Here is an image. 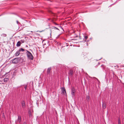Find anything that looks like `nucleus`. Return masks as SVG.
<instances>
[{
	"label": "nucleus",
	"mask_w": 124,
	"mask_h": 124,
	"mask_svg": "<svg viewBox=\"0 0 124 124\" xmlns=\"http://www.w3.org/2000/svg\"><path fill=\"white\" fill-rule=\"evenodd\" d=\"M28 58L30 60H32L33 59V57L32 54L29 51H27L26 52Z\"/></svg>",
	"instance_id": "obj_1"
},
{
	"label": "nucleus",
	"mask_w": 124,
	"mask_h": 124,
	"mask_svg": "<svg viewBox=\"0 0 124 124\" xmlns=\"http://www.w3.org/2000/svg\"><path fill=\"white\" fill-rule=\"evenodd\" d=\"M118 124H121V120L120 118H119L118 119Z\"/></svg>",
	"instance_id": "obj_16"
},
{
	"label": "nucleus",
	"mask_w": 124,
	"mask_h": 124,
	"mask_svg": "<svg viewBox=\"0 0 124 124\" xmlns=\"http://www.w3.org/2000/svg\"><path fill=\"white\" fill-rule=\"evenodd\" d=\"M55 28H56V29H58L56 27H55Z\"/></svg>",
	"instance_id": "obj_20"
},
{
	"label": "nucleus",
	"mask_w": 124,
	"mask_h": 124,
	"mask_svg": "<svg viewBox=\"0 0 124 124\" xmlns=\"http://www.w3.org/2000/svg\"><path fill=\"white\" fill-rule=\"evenodd\" d=\"M19 62L18 58H15L12 61V62L13 63H17Z\"/></svg>",
	"instance_id": "obj_3"
},
{
	"label": "nucleus",
	"mask_w": 124,
	"mask_h": 124,
	"mask_svg": "<svg viewBox=\"0 0 124 124\" xmlns=\"http://www.w3.org/2000/svg\"><path fill=\"white\" fill-rule=\"evenodd\" d=\"M62 92L64 94H66V92L65 89L64 88H62Z\"/></svg>",
	"instance_id": "obj_9"
},
{
	"label": "nucleus",
	"mask_w": 124,
	"mask_h": 124,
	"mask_svg": "<svg viewBox=\"0 0 124 124\" xmlns=\"http://www.w3.org/2000/svg\"><path fill=\"white\" fill-rule=\"evenodd\" d=\"M76 93V91L74 88H72L71 89V94L72 97H74L75 96Z\"/></svg>",
	"instance_id": "obj_2"
},
{
	"label": "nucleus",
	"mask_w": 124,
	"mask_h": 124,
	"mask_svg": "<svg viewBox=\"0 0 124 124\" xmlns=\"http://www.w3.org/2000/svg\"><path fill=\"white\" fill-rule=\"evenodd\" d=\"M1 36H2L6 37L7 36V35L5 33H3L1 35Z\"/></svg>",
	"instance_id": "obj_15"
},
{
	"label": "nucleus",
	"mask_w": 124,
	"mask_h": 124,
	"mask_svg": "<svg viewBox=\"0 0 124 124\" xmlns=\"http://www.w3.org/2000/svg\"><path fill=\"white\" fill-rule=\"evenodd\" d=\"M73 73V70H70L69 72V76H72Z\"/></svg>",
	"instance_id": "obj_6"
},
{
	"label": "nucleus",
	"mask_w": 124,
	"mask_h": 124,
	"mask_svg": "<svg viewBox=\"0 0 124 124\" xmlns=\"http://www.w3.org/2000/svg\"><path fill=\"white\" fill-rule=\"evenodd\" d=\"M27 88V86H25L24 87V88L26 90V89Z\"/></svg>",
	"instance_id": "obj_19"
},
{
	"label": "nucleus",
	"mask_w": 124,
	"mask_h": 124,
	"mask_svg": "<svg viewBox=\"0 0 124 124\" xmlns=\"http://www.w3.org/2000/svg\"><path fill=\"white\" fill-rule=\"evenodd\" d=\"M9 80V79L8 78H5L4 79V81L5 82H6L7 81H8Z\"/></svg>",
	"instance_id": "obj_12"
},
{
	"label": "nucleus",
	"mask_w": 124,
	"mask_h": 124,
	"mask_svg": "<svg viewBox=\"0 0 124 124\" xmlns=\"http://www.w3.org/2000/svg\"><path fill=\"white\" fill-rule=\"evenodd\" d=\"M20 53V52L18 50V51H17L16 53V56H17Z\"/></svg>",
	"instance_id": "obj_11"
},
{
	"label": "nucleus",
	"mask_w": 124,
	"mask_h": 124,
	"mask_svg": "<svg viewBox=\"0 0 124 124\" xmlns=\"http://www.w3.org/2000/svg\"><path fill=\"white\" fill-rule=\"evenodd\" d=\"M24 124H26V123H24Z\"/></svg>",
	"instance_id": "obj_21"
},
{
	"label": "nucleus",
	"mask_w": 124,
	"mask_h": 124,
	"mask_svg": "<svg viewBox=\"0 0 124 124\" xmlns=\"http://www.w3.org/2000/svg\"><path fill=\"white\" fill-rule=\"evenodd\" d=\"M19 50L20 52V51H23V52L24 51V49H23V48H20V49H19Z\"/></svg>",
	"instance_id": "obj_14"
},
{
	"label": "nucleus",
	"mask_w": 124,
	"mask_h": 124,
	"mask_svg": "<svg viewBox=\"0 0 124 124\" xmlns=\"http://www.w3.org/2000/svg\"><path fill=\"white\" fill-rule=\"evenodd\" d=\"M90 97L88 96H86V100L87 101H89L90 99Z\"/></svg>",
	"instance_id": "obj_13"
},
{
	"label": "nucleus",
	"mask_w": 124,
	"mask_h": 124,
	"mask_svg": "<svg viewBox=\"0 0 124 124\" xmlns=\"http://www.w3.org/2000/svg\"><path fill=\"white\" fill-rule=\"evenodd\" d=\"M22 107L23 108H24L25 107V102L24 101H23L22 103Z\"/></svg>",
	"instance_id": "obj_8"
},
{
	"label": "nucleus",
	"mask_w": 124,
	"mask_h": 124,
	"mask_svg": "<svg viewBox=\"0 0 124 124\" xmlns=\"http://www.w3.org/2000/svg\"><path fill=\"white\" fill-rule=\"evenodd\" d=\"M21 121V116H18V118L17 120H16V123L17 122H19V123H20Z\"/></svg>",
	"instance_id": "obj_4"
},
{
	"label": "nucleus",
	"mask_w": 124,
	"mask_h": 124,
	"mask_svg": "<svg viewBox=\"0 0 124 124\" xmlns=\"http://www.w3.org/2000/svg\"><path fill=\"white\" fill-rule=\"evenodd\" d=\"M21 43L20 41H18L17 42V44L16 46H20Z\"/></svg>",
	"instance_id": "obj_10"
},
{
	"label": "nucleus",
	"mask_w": 124,
	"mask_h": 124,
	"mask_svg": "<svg viewBox=\"0 0 124 124\" xmlns=\"http://www.w3.org/2000/svg\"><path fill=\"white\" fill-rule=\"evenodd\" d=\"M102 107L103 109H105L106 107V104L105 102H102Z\"/></svg>",
	"instance_id": "obj_7"
},
{
	"label": "nucleus",
	"mask_w": 124,
	"mask_h": 124,
	"mask_svg": "<svg viewBox=\"0 0 124 124\" xmlns=\"http://www.w3.org/2000/svg\"><path fill=\"white\" fill-rule=\"evenodd\" d=\"M16 22H17V23L18 24H20V23L18 21H16Z\"/></svg>",
	"instance_id": "obj_17"
},
{
	"label": "nucleus",
	"mask_w": 124,
	"mask_h": 124,
	"mask_svg": "<svg viewBox=\"0 0 124 124\" xmlns=\"http://www.w3.org/2000/svg\"><path fill=\"white\" fill-rule=\"evenodd\" d=\"M51 69V67H50L47 69V74H50Z\"/></svg>",
	"instance_id": "obj_5"
},
{
	"label": "nucleus",
	"mask_w": 124,
	"mask_h": 124,
	"mask_svg": "<svg viewBox=\"0 0 124 124\" xmlns=\"http://www.w3.org/2000/svg\"><path fill=\"white\" fill-rule=\"evenodd\" d=\"M87 38V37L86 36H85V39H86Z\"/></svg>",
	"instance_id": "obj_18"
}]
</instances>
